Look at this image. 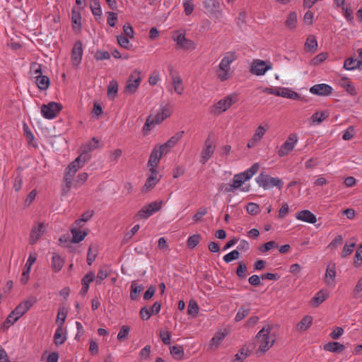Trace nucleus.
<instances>
[{"label":"nucleus","instance_id":"1","mask_svg":"<svg viewBox=\"0 0 362 362\" xmlns=\"http://www.w3.org/2000/svg\"><path fill=\"white\" fill-rule=\"evenodd\" d=\"M37 299L35 297H30L21 302L16 308L8 315L6 322L9 325H13L21 317H22L31 307L36 303Z\"/></svg>","mask_w":362,"mask_h":362},{"label":"nucleus","instance_id":"2","mask_svg":"<svg viewBox=\"0 0 362 362\" xmlns=\"http://www.w3.org/2000/svg\"><path fill=\"white\" fill-rule=\"evenodd\" d=\"M273 328L272 325H268L260 329L256 335V338L259 343V351L264 353L274 344L275 339L270 340V334Z\"/></svg>","mask_w":362,"mask_h":362},{"label":"nucleus","instance_id":"3","mask_svg":"<svg viewBox=\"0 0 362 362\" xmlns=\"http://www.w3.org/2000/svg\"><path fill=\"white\" fill-rule=\"evenodd\" d=\"M256 182L259 186L262 187L264 189H269L273 187H276L281 190L284 187V182L279 177H272L262 173L256 177Z\"/></svg>","mask_w":362,"mask_h":362},{"label":"nucleus","instance_id":"4","mask_svg":"<svg viewBox=\"0 0 362 362\" xmlns=\"http://www.w3.org/2000/svg\"><path fill=\"white\" fill-rule=\"evenodd\" d=\"M237 101V95L231 94L226 96L224 98L218 101L213 107V112L214 114H221L229 109L231 105Z\"/></svg>","mask_w":362,"mask_h":362},{"label":"nucleus","instance_id":"5","mask_svg":"<svg viewBox=\"0 0 362 362\" xmlns=\"http://www.w3.org/2000/svg\"><path fill=\"white\" fill-rule=\"evenodd\" d=\"M62 106L61 104L55 102H50L47 105L41 106V114L47 119H53L59 113Z\"/></svg>","mask_w":362,"mask_h":362},{"label":"nucleus","instance_id":"6","mask_svg":"<svg viewBox=\"0 0 362 362\" xmlns=\"http://www.w3.org/2000/svg\"><path fill=\"white\" fill-rule=\"evenodd\" d=\"M141 81L140 71L134 70L128 78L124 87V93L126 94L134 93L139 86Z\"/></svg>","mask_w":362,"mask_h":362},{"label":"nucleus","instance_id":"7","mask_svg":"<svg viewBox=\"0 0 362 362\" xmlns=\"http://www.w3.org/2000/svg\"><path fill=\"white\" fill-rule=\"evenodd\" d=\"M298 140L297 134H291L278 151L279 156L284 157L288 155L294 149Z\"/></svg>","mask_w":362,"mask_h":362},{"label":"nucleus","instance_id":"8","mask_svg":"<svg viewBox=\"0 0 362 362\" xmlns=\"http://www.w3.org/2000/svg\"><path fill=\"white\" fill-rule=\"evenodd\" d=\"M272 69V64L267 61L255 59L251 64L250 72L257 76H262Z\"/></svg>","mask_w":362,"mask_h":362},{"label":"nucleus","instance_id":"9","mask_svg":"<svg viewBox=\"0 0 362 362\" xmlns=\"http://www.w3.org/2000/svg\"><path fill=\"white\" fill-rule=\"evenodd\" d=\"M173 105L170 103H161L156 115L153 117L154 122L160 124L173 113Z\"/></svg>","mask_w":362,"mask_h":362},{"label":"nucleus","instance_id":"10","mask_svg":"<svg viewBox=\"0 0 362 362\" xmlns=\"http://www.w3.org/2000/svg\"><path fill=\"white\" fill-rule=\"evenodd\" d=\"M162 202H153L144 206L136 214L138 218H147L154 213L158 211L161 207Z\"/></svg>","mask_w":362,"mask_h":362},{"label":"nucleus","instance_id":"11","mask_svg":"<svg viewBox=\"0 0 362 362\" xmlns=\"http://www.w3.org/2000/svg\"><path fill=\"white\" fill-rule=\"evenodd\" d=\"M264 92L274 95L276 96H281L286 98H291V99H297L299 98V95L293 91L287 88H266L264 89Z\"/></svg>","mask_w":362,"mask_h":362},{"label":"nucleus","instance_id":"12","mask_svg":"<svg viewBox=\"0 0 362 362\" xmlns=\"http://www.w3.org/2000/svg\"><path fill=\"white\" fill-rule=\"evenodd\" d=\"M215 151V146L211 141L210 138H207L204 142V146L201 152V158L199 162L202 165H205L206 162L211 158Z\"/></svg>","mask_w":362,"mask_h":362},{"label":"nucleus","instance_id":"13","mask_svg":"<svg viewBox=\"0 0 362 362\" xmlns=\"http://www.w3.org/2000/svg\"><path fill=\"white\" fill-rule=\"evenodd\" d=\"M35 83L38 88L41 90H46L50 84L49 78L45 75H42L40 65H38V69L35 70Z\"/></svg>","mask_w":362,"mask_h":362},{"label":"nucleus","instance_id":"14","mask_svg":"<svg viewBox=\"0 0 362 362\" xmlns=\"http://www.w3.org/2000/svg\"><path fill=\"white\" fill-rule=\"evenodd\" d=\"M45 231V226L43 223H35L30 234V244L33 245L42 237Z\"/></svg>","mask_w":362,"mask_h":362},{"label":"nucleus","instance_id":"15","mask_svg":"<svg viewBox=\"0 0 362 362\" xmlns=\"http://www.w3.org/2000/svg\"><path fill=\"white\" fill-rule=\"evenodd\" d=\"M83 56V47L81 41H76L71 51V62L73 66H77L81 63Z\"/></svg>","mask_w":362,"mask_h":362},{"label":"nucleus","instance_id":"16","mask_svg":"<svg viewBox=\"0 0 362 362\" xmlns=\"http://www.w3.org/2000/svg\"><path fill=\"white\" fill-rule=\"evenodd\" d=\"M174 40L177 42L179 47L183 49L192 50L196 47L194 42L191 40L187 39L182 33H179L174 37Z\"/></svg>","mask_w":362,"mask_h":362},{"label":"nucleus","instance_id":"17","mask_svg":"<svg viewBox=\"0 0 362 362\" xmlns=\"http://www.w3.org/2000/svg\"><path fill=\"white\" fill-rule=\"evenodd\" d=\"M170 71L172 76V85L168 88V91L170 93H173V90L177 93L178 95H182L184 92V86L182 85V79L179 75H173V68L170 69Z\"/></svg>","mask_w":362,"mask_h":362},{"label":"nucleus","instance_id":"18","mask_svg":"<svg viewBox=\"0 0 362 362\" xmlns=\"http://www.w3.org/2000/svg\"><path fill=\"white\" fill-rule=\"evenodd\" d=\"M88 156L86 153H82L72 161L66 168L69 170H72L74 173L81 168L88 160Z\"/></svg>","mask_w":362,"mask_h":362},{"label":"nucleus","instance_id":"19","mask_svg":"<svg viewBox=\"0 0 362 362\" xmlns=\"http://www.w3.org/2000/svg\"><path fill=\"white\" fill-rule=\"evenodd\" d=\"M332 88L325 83L314 85L310 89V92L317 95H329L332 93Z\"/></svg>","mask_w":362,"mask_h":362},{"label":"nucleus","instance_id":"20","mask_svg":"<svg viewBox=\"0 0 362 362\" xmlns=\"http://www.w3.org/2000/svg\"><path fill=\"white\" fill-rule=\"evenodd\" d=\"M295 216L296 219L309 223H315L317 221L316 216L309 210L300 211L296 214Z\"/></svg>","mask_w":362,"mask_h":362},{"label":"nucleus","instance_id":"21","mask_svg":"<svg viewBox=\"0 0 362 362\" xmlns=\"http://www.w3.org/2000/svg\"><path fill=\"white\" fill-rule=\"evenodd\" d=\"M151 170V174L148 177L146 181V183L145 185H144L143 187V192H148L151 189H152L157 183V182L158 181V172L156 170V169L153 168V169H150Z\"/></svg>","mask_w":362,"mask_h":362},{"label":"nucleus","instance_id":"22","mask_svg":"<svg viewBox=\"0 0 362 362\" xmlns=\"http://www.w3.org/2000/svg\"><path fill=\"white\" fill-rule=\"evenodd\" d=\"M204 5L211 15H214L216 18L221 16L219 3L217 1L206 0L204 2Z\"/></svg>","mask_w":362,"mask_h":362},{"label":"nucleus","instance_id":"23","mask_svg":"<svg viewBox=\"0 0 362 362\" xmlns=\"http://www.w3.org/2000/svg\"><path fill=\"white\" fill-rule=\"evenodd\" d=\"M144 289V286L138 281L132 282L130 287V298L132 300H136L139 298L141 292Z\"/></svg>","mask_w":362,"mask_h":362},{"label":"nucleus","instance_id":"24","mask_svg":"<svg viewBox=\"0 0 362 362\" xmlns=\"http://www.w3.org/2000/svg\"><path fill=\"white\" fill-rule=\"evenodd\" d=\"M235 60V54L233 52H227L223 59L221 60L218 67L220 69L224 71V69L230 71V65L232 62Z\"/></svg>","mask_w":362,"mask_h":362},{"label":"nucleus","instance_id":"25","mask_svg":"<svg viewBox=\"0 0 362 362\" xmlns=\"http://www.w3.org/2000/svg\"><path fill=\"white\" fill-rule=\"evenodd\" d=\"M71 22L74 30H80L81 29V15L79 10L76 8L71 9Z\"/></svg>","mask_w":362,"mask_h":362},{"label":"nucleus","instance_id":"26","mask_svg":"<svg viewBox=\"0 0 362 362\" xmlns=\"http://www.w3.org/2000/svg\"><path fill=\"white\" fill-rule=\"evenodd\" d=\"M161 156L162 155L160 153L158 148H153L148 161V165L151 167L150 169H156V167L160 161Z\"/></svg>","mask_w":362,"mask_h":362},{"label":"nucleus","instance_id":"27","mask_svg":"<svg viewBox=\"0 0 362 362\" xmlns=\"http://www.w3.org/2000/svg\"><path fill=\"white\" fill-rule=\"evenodd\" d=\"M64 264V259L58 255L54 254L52 257L51 267L54 272H59Z\"/></svg>","mask_w":362,"mask_h":362},{"label":"nucleus","instance_id":"28","mask_svg":"<svg viewBox=\"0 0 362 362\" xmlns=\"http://www.w3.org/2000/svg\"><path fill=\"white\" fill-rule=\"evenodd\" d=\"M326 351L333 353H341L345 349V346L337 341H330L324 346Z\"/></svg>","mask_w":362,"mask_h":362},{"label":"nucleus","instance_id":"29","mask_svg":"<svg viewBox=\"0 0 362 362\" xmlns=\"http://www.w3.org/2000/svg\"><path fill=\"white\" fill-rule=\"evenodd\" d=\"M336 276L335 264L329 263L327 265L326 273H325V281L327 284L331 285L334 281Z\"/></svg>","mask_w":362,"mask_h":362},{"label":"nucleus","instance_id":"30","mask_svg":"<svg viewBox=\"0 0 362 362\" xmlns=\"http://www.w3.org/2000/svg\"><path fill=\"white\" fill-rule=\"evenodd\" d=\"M327 298V294L324 293L323 291H319L315 296L311 299L310 304L313 307H317L322 303Z\"/></svg>","mask_w":362,"mask_h":362},{"label":"nucleus","instance_id":"31","mask_svg":"<svg viewBox=\"0 0 362 362\" xmlns=\"http://www.w3.org/2000/svg\"><path fill=\"white\" fill-rule=\"evenodd\" d=\"M98 252V247L96 244H91L88 248L87 255V263L91 265L95 261Z\"/></svg>","mask_w":362,"mask_h":362},{"label":"nucleus","instance_id":"32","mask_svg":"<svg viewBox=\"0 0 362 362\" xmlns=\"http://www.w3.org/2000/svg\"><path fill=\"white\" fill-rule=\"evenodd\" d=\"M66 339V337L63 334V327H58L54 334V342L57 346L62 345Z\"/></svg>","mask_w":362,"mask_h":362},{"label":"nucleus","instance_id":"33","mask_svg":"<svg viewBox=\"0 0 362 362\" xmlns=\"http://www.w3.org/2000/svg\"><path fill=\"white\" fill-rule=\"evenodd\" d=\"M72 234V240H71L73 243H78L82 241L87 235V233L85 231L79 230L76 228H72L71 230Z\"/></svg>","mask_w":362,"mask_h":362},{"label":"nucleus","instance_id":"34","mask_svg":"<svg viewBox=\"0 0 362 362\" xmlns=\"http://www.w3.org/2000/svg\"><path fill=\"white\" fill-rule=\"evenodd\" d=\"M250 312V305H243L239 309L235 317L236 322H240L249 315Z\"/></svg>","mask_w":362,"mask_h":362},{"label":"nucleus","instance_id":"35","mask_svg":"<svg viewBox=\"0 0 362 362\" xmlns=\"http://www.w3.org/2000/svg\"><path fill=\"white\" fill-rule=\"evenodd\" d=\"M313 322V317L310 315L305 316L301 321L297 325V329L304 331L307 329Z\"/></svg>","mask_w":362,"mask_h":362},{"label":"nucleus","instance_id":"36","mask_svg":"<svg viewBox=\"0 0 362 362\" xmlns=\"http://www.w3.org/2000/svg\"><path fill=\"white\" fill-rule=\"evenodd\" d=\"M170 354L175 359H181L184 356V349L180 345L170 347Z\"/></svg>","mask_w":362,"mask_h":362},{"label":"nucleus","instance_id":"37","mask_svg":"<svg viewBox=\"0 0 362 362\" xmlns=\"http://www.w3.org/2000/svg\"><path fill=\"white\" fill-rule=\"evenodd\" d=\"M340 85L351 95L356 94V89L350 81L346 78H342L340 81Z\"/></svg>","mask_w":362,"mask_h":362},{"label":"nucleus","instance_id":"38","mask_svg":"<svg viewBox=\"0 0 362 362\" xmlns=\"http://www.w3.org/2000/svg\"><path fill=\"white\" fill-rule=\"evenodd\" d=\"M317 47V42L314 35H310L305 42V49L307 51H315Z\"/></svg>","mask_w":362,"mask_h":362},{"label":"nucleus","instance_id":"39","mask_svg":"<svg viewBox=\"0 0 362 362\" xmlns=\"http://www.w3.org/2000/svg\"><path fill=\"white\" fill-rule=\"evenodd\" d=\"M76 173H74L72 170H69L67 168L66 169V172L64 173V182L65 183V187L68 190L71 188L72 183H73V179Z\"/></svg>","mask_w":362,"mask_h":362},{"label":"nucleus","instance_id":"40","mask_svg":"<svg viewBox=\"0 0 362 362\" xmlns=\"http://www.w3.org/2000/svg\"><path fill=\"white\" fill-rule=\"evenodd\" d=\"M76 173H74L72 170H69L67 168L66 169V172L64 173V182L65 183V187L68 190L71 188L72 183H73V179Z\"/></svg>","mask_w":362,"mask_h":362},{"label":"nucleus","instance_id":"41","mask_svg":"<svg viewBox=\"0 0 362 362\" xmlns=\"http://www.w3.org/2000/svg\"><path fill=\"white\" fill-rule=\"evenodd\" d=\"M297 23V13L296 12H291L285 22L286 26L289 29H293L296 27Z\"/></svg>","mask_w":362,"mask_h":362},{"label":"nucleus","instance_id":"42","mask_svg":"<svg viewBox=\"0 0 362 362\" xmlns=\"http://www.w3.org/2000/svg\"><path fill=\"white\" fill-rule=\"evenodd\" d=\"M128 37L124 36L123 34L118 35L117 36V40L118 44L126 49H131L132 45L130 43Z\"/></svg>","mask_w":362,"mask_h":362},{"label":"nucleus","instance_id":"43","mask_svg":"<svg viewBox=\"0 0 362 362\" xmlns=\"http://www.w3.org/2000/svg\"><path fill=\"white\" fill-rule=\"evenodd\" d=\"M90 9L93 16L100 17L102 15V10L99 0H91Z\"/></svg>","mask_w":362,"mask_h":362},{"label":"nucleus","instance_id":"44","mask_svg":"<svg viewBox=\"0 0 362 362\" xmlns=\"http://www.w3.org/2000/svg\"><path fill=\"white\" fill-rule=\"evenodd\" d=\"M259 168V164L256 163H254L250 168L243 172L242 173L244 174V177H245V179L248 180L257 173Z\"/></svg>","mask_w":362,"mask_h":362},{"label":"nucleus","instance_id":"45","mask_svg":"<svg viewBox=\"0 0 362 362\" xmlns=\"http://www.w3.org/2000/svg\"><path fill=\"white\" fill-rule=\"evenodd\" d=\"M247 268L243 262H239L236 270V274L240 279H243L247 276Z\"/></svg>","mask_w":362,"mask_h":362},{"label":"nucleus","instance_id":"46","mask_svg":"<svg viewBox=\"0 0 362 362\" xmlns=\"http://www.w3.org/2000/svg\"><path fill=\"white\" fill-rule=\"evenodd\" d=\"M184 133H185L184 131H180V132H177L175 135L171 136L166 141L167 146L171 147V148H173L177 144L178 141L182 137Z\"/></svg>","mask_w":362,"mask_h":362},{"label":"nucleus","instance_id":"47","mask_svg":"<svg viewBox=\"0 0 362 362\" xmlns=\"http://www.w3.org/2000/svg\"><path fill=\"white\" fill-rule=\"evenodd\" d=\"M358 62L356 59L349 57L346 59L344 64V68L346 70H354L358 68Z\"/></svg>","mask_w":362,"mask_h":362},{"label":"nucleus","instance_id":"48","mask_svg":"<svg viewBox=\"0 0 362 362\" xmlns=\"http://www.w3.org/2000/svg\"><path fill=\"white\" fill-rule=\"evenodd\" d=\"M225 334L222 332H217L215 334V335L212 337V339L210 341V346H216L217 347L219 344L224 339Z\"/></svg>","mask_w":362,"mask_h":362},{"label":"nucleus","instance_id":"49","mask_svg":"<svg viewBox=\"0 0 362 362\" xmlns=\"http://www.w3.org/2000/svg\"><path fill=\"white\" fill-rule=\"evenodd\" d=\"M199 312V306L194 300H191L187 308V313L189 315L196 316Z\"/></svg>","mask_w":362,"mask_h":362},{"label":"nucleus","instance_id":"50","mask_svg":"<svg viewBox=\"0 0 362 362\" xmlns=\"http://www.w3.org/2000/svg\"><path fill=\"white\" fill-rule=\"evenodd\" d=\"M249 355L250 351L242 348L239 350L238 353L235 354V359L233 361V362H242Z\"/></svg>","mask_w":362,"mask_h":362},{"label":"nucleus","instance_id":"51","mask_svg":"<svg viewBox=\"0 0 362 362\" xmlns=\"http://www.w3.org/2000/svg\"><path fill=\"white\" fill-rule=\"evenodd\" d=\"M329 115L328 112L327 111L325 112H315L312 115V120L313 122H316L317 124L321 123L326 117H327Z\"/></svg>","mask_w":362,"mask_h":362},{"label":"nucleus","instance_id":"52","mask_svg":"<svg viewBox=\"0 0 362 362\" xmlns=\"http://www.w3.org/2000/svg\"><path fill=\"white\" fill-rule=\"evenodd\" d=\"M247 180L244 177V174L242 173L235 174L232 180L233 183L238 189Z\"/></svg>","mask_w":362,"mask_h":362},{"label":"nucleus","instance_id":"53","mask_svg":"<svg viewBox=\"0 0 362 362\" xmlns=\"http://www.w3.org/2000/svg\"><path fill=\"white\" fill-rule=\"evenodd\" d=\"M129 330L130 328L129 326L123 325L117 334V339L120 341L126 340L129 333Z\"/></svg>","mask_w":362,"mask_h":362},{"label":"nucleus","instance_id":"54","mask_svg":"<svg viewBox=\"0 0 362 362\" xmlns=\"http://www.w3.org/2000/svg\"><path fill=\"white\" fill-rule=\"evenodd\" d=\"M155 124H158L157 122H154V119L153 118L152 115H149L146 120V122L143 127V132L144 133H148V132H150L152 129V127L155 125Z\"/></svg>","mask_w":362,"mask_h":362},{"label":"nucleus","instance_id":"55","mask_svg":"<svg viewBox=\"0 0 362 362\" xmlns=\"http://www.w3.org/2000/svg\"><path fill=\"white\" fill-rule=\"evenodd\" d=\"M240 257V252L238 250H234L230 252L225 255L223 257V260L226 263H229L234 259H238Z\"/></svg>","mask_w":362,"mask_h":362},{"label":"nucleus","instance_id":"56","mask_svg":"<svg viewBox=\"0 0 362 362\" xmlns=\"http://www.w3.org/2000/svg\"><path fill=\"white\" fill-rule=\"evenodd\" d=\"M200 235H193L188 238L187 244V247L189 248L195 247L199 243Z\"/></svg>","mask_w":362,"mask_h":362},{"label":"nucleus","instance_id":"57","mask_svg":"<svg viewBox=\"0 0 362 362\" xmlns=\"http://www.w3.org/2000/svg\"><path fill=\"white\" fill-rule=\"evenodd\" d=\"M216 76L221 81H226L230 77L229 70L224 69L223 71L219 67L216 70Z\"/></svg>","mask_w":362,"mask_h":362},{"label":"nucleus","instance_id":"58","mask_svg":"<svg viewBox=\"0 0 362 362\" xmlns=\"http://www.w3.org/2000/svg\"><path fill=\"white\" fill-rule=\"evenodd\" d=\"M66 312L64 309H59L58 311L56 322L58 327H63L64 322L66 317Z\"/></svg>","mask_w":362,"mask_h":362},{"label":"nucleus","instance_id":"59","mask_svg":"<svg viewBox=\"0 0 362 362\" xmlns=\"http://www.w3.org/2000/svg\"><path fill=\"white\" fill-rule=\"evenodd\" d=\"M23 185V177L21 174H18L13 179V187L16 192L21 189Z\"/></svg>","mask_w":362,"mask_h":362},{"label":"nucleus","instance_id":"60","mask_svg":"<svg viewBox=\"0 0 362 362\" xmlns=\"http://www.w3.org/2000/svg\"><path fill=\"white\" fill-rule=\"evenodd\" d=\"M93 211H87L84 212L82 214L81 218L75 221V224L78 226H80L81 223L88 221V220L90 219V218L93 216Z\"/></svg>","mask_w":362,"mask_h":362},{"label":"nucleus","instance_id":"61","mask_svg":"<svg viewBox=\"0 0 362 362\" xmlns=\"http://www.w3.org/2000/svg\"><path fill=\"white\" fill-rule=\"evenodd\" d=\"M246 211L248 214L251 215H256L259 211V206L253 202H250L246 206Z\"/></svg>","mask_w":362,"mask_h":362},{"label":"nucleus","instance_id":"62","mask_svg":"<svg viewBox=\"0 0 362 362\" xmlns=\"http://www.w3.org/2000/svg\"><path fill=\"white\" fill-rule=\"evenodd\" d=\"M206 207H201L198 209L197 213L193 216V220L194 222L201 221L202 218L207 214Z\"/></svg>","mask_w":362,"mask_h":362},{"label":"nucleus","instance_id":"63","mask_svg":"<svg viewBox=\"0 0 362 362\" xmlns=\"http://www.w3.org/2000/svg\"><path fill=\"white\" fill-rule=\"evenodd\" d=\"M88 177V175L86 173H82L78 174L74 182L75 187H78L83 185L87 180Z\"/></svg>","mask_w":362,"mask_h":362},{"label":"nucleus","instance_id":"64","mask_svg":"<svg viewBox=\"0 0 362 362\" xmlns=\"http://www.w3.org/2000/svg\"><path fill=\"white\" fill-rule=\"evenodd\" d=\"M110 269L107 266H103L100 267L97 274V279L100 281L105 279L109 274Z\"/></svg>","mask_w":362,"mask_h":362}]
</instances>
